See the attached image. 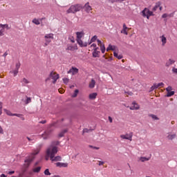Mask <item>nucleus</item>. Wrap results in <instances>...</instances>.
I'll return each instance as SVG.
<instances>
[{"instance_id": "12", "label": "nucleus", "mask_w": 177, "mask_h": 177, "mask_svg": "<svg viewBox=\"0 0 177 177\" xmlns=\"http://www.w3.org/2000/svg\"><path fill=\"white\" fill-rule=\"evenodd\" d=\"M83 8L85 9L86 13H89L92 10V7L89 5V2H87Z\"/></svg>"}, {"instance_id": "40", "label": "nucleus", "mask_w": 177, "mask_h": 177, "mask_svg": "<svg viewBox=\"0 0 177 177\" xmlns=\"http://www.w3.org/2000/svg\"><path fill=\"white\" fill-rule=\"evenodd\" d=\"M44 174L46 175V176H50V172H49V169H46L44 171Z\"/></svg>"}, {"instance_id": "1", "label": "nucleus", "mask_w": 177, "mask_h": 177, "mask_svg": "<svg viewBox=\"0 0 177 177\" xmlns=\"http://www.w3.org/2000/svg\"><path fill=\"white\" fill-rule=\"evenodd\" d=\"M57 147L50 146L46 150L47 157H50V161H62V156H56L57 154Z\"/></svg>"}, {"instance_id": "27", "label": "nucleus", "mask_w": 177, "mask_h": 177, "mask_svg": "<svg viewBox=\"0 0 177 177\" xmlns=\"http://www.w3.org/2000/svg\"><path fill=\"white\" fill-rule=\"evenodd\" d=\"M0 27L1 28H6V30H10V27H9V25H8V24H0Z\"/></svg>"}, {"instance_id": "50", "label": "nucleus", "mask_w": 177, "mask_h": 177, "mask_svg": "<svg viewBox=\"0 0 177 177\" xmlns=\"http://www.w3.org/2000/svg\"><path fill=\"white\" fill-rule=\"evenodd\" d=\"M153 86V88H155V89H157L158 88H159L158 84H154Z\"/></svg>"}, {"instance_id": "41", "label": "nucleus", "mask_w": 177, "mask_h": 177, "mask_svg": "<svg viewBox=\"0 0 177 177\" xmlns=\"http://www.w3.org/2000/svg\"><path fill=\"white\" fill-rule=\"evenodd\" d=\"M22 82H23L24 84H30V82H29L28 80H27L26 78H24V79L22 80Z\"/></svg>"}, {"instance_id": "48", "label": "nucleus", "mask_w": 177, "mask_h": 177, "mask_svg": "<svg viewBox=\"0 0 177 177\" xmlns=\"http://www.w3.org/2000/svg\"><path fill=\"white\" fill-rule=\"evenodd\" d=\"M2 114V102H0V115Z\"/></svg>"}, {"instance_id": "58", "label": "nucleus", "mask_w": 177, "mask_h": 177, "mask_svg": "<svg viewBox=\"0 0 177 177\" xmlns=\"http://www.w3.org/2000/svg\"><path fill=\"white\" fill-rule=\"evenodd\" d=\"M150 16L152 15H143L144 17H147V19L149 20V19H150Z\"/></svg>"}, {"instance_id": "4", "label": "nucleus", "mask_w": 177, "mask_h": 177, "mask_svg": "<svg viewBox=\"0 0 177 177\" xmlns=\"http://www.w3.org/2000/svg\"><path fill=\"white\" fill-rule=\"evenodd\" d=\"M82 8H84V6L81 4L72 5L69 9L66 10V13H77V12H80Z\"/></svg>"}, {"instance_id": "61", "label": "nucleus", "mask_w": 177, "mask_h": 177, "mask_svg": "<svg viewBox=\"0 0 177 177\" xmlns=\"http://www.w3.org/2000/svg\"><path fill=\"white\" fill-rule=\"evenodd\" d=\"M40 124H46V120H41Z\"/></svg>"}, {"instance_id": "30", "label": "nucleus", "mask_w": 177, "mask_h": 177, "mask_svg": "<svg viewBox=\"0 0 177 177\" xmlns=\"http://www.w3.org/2000/svg\"><path fill=\"white\" fill-rule=\"evenodd\" d=\"M128 29V27H127V25L125 24H123V32L125 34V35H128V32H127V30Z\"/></svg>"}, {"instance_id": "19", "label": "nucleus", "mask_w": 177, "mask_h": 177, "mask_svg": "<svg viewBox=\"0 0 177 177\" xmlns=\"http://www.w3.org/2000/svg\"><path fill=\"white\" fill-rule=\"evenodd\" d=\"M95 84H96V82L95 81V80L92 79L88 86L89 88H91V89H93V88H95Z\"/></svg>"}, {"instance_id": "45", "label": "nucleus", "mask_w": 177, "mask_h": 177, "mask_svg": "<svg viewBox=\"0 0 177 177\" xmlns=\"http://www.w3.org/2000/svg\"><path fill=\"white\" fill-rule=\"evenodd\" d=\"M162 19H166V17H168V14L165 13L162 15Z\"/></svg>"}, {"instance_id": "13", "label": "nucleus", "mask_w": 177, "mask_h": 177, "mask_svg": "<svg viewBox=\"0 0 177 177\" xmlns=\"http://www.w3.org/2000/svg\"><path fill=\"white\" fill-rule=\"evenodd\" d=\"M99 48H94V51L93 52V57H99V55H100V51H97Z\"/></svg>"}, {"instance_id": "34", "label": "nucleus", "mask_w": 177, "mask_h": 177, "mask_svg": "<svg viewBox=\"0 0 177 177\" xmlns=\"http://www.w3.org/2000/svg\"><path fill=\"white\" fill-rule=\"evenodd\" d=\"M79 92L80 91L78 89L75 90L73 95H72V97H77Z\"/></svg>"}, {"instance_id": "5", "label": "nucleus", "mask_w": 177, "mask_h": 177, "mask_svg": "<svg viewBox=\"0 0 177 177\" xmlns=\"http://www.w3.org/2000/svg\"><path fill=\"white\" fill-rule=\"evenodd\" d=\"M53 80V84H56V81H57V80H59V74L52 71L50 73V77L47 78L46 80V82L49 81V80Z\"/></svg>"}, {"instance_id": "9", "label": "nucleus", "mask_w": 177, "mask_h": 177, "mask_svg": "<svg viewBox=\"0 0 177 177\" xmlns=\"http://www.w3.org/2000/svg\"><path fill=\"white\" fill-rule=\"evenodd\" d=\"M142 16H153V11H150L147 8H145L142 10Z\"/></svg>"}, {"instance_id": "20", "label": "nucleus", "mask_w": 177, "mask_h": 177, "mask_svg": "<svg viewBox=\"0 0 177 177\" xmlns=\"http://www.w3.org/2000/svg\"><path fill=\"white\" fill-rule=\"evenodd\" d=\"M174 63H175V60L169 59L166 63V66L167 67H169V66H171V64H174Z\"/></svg>"}, {"instance_id": "21", "label": "nucleus", "mask_w": 177, "mask_h": 177, "mask_svg": "<svg viewBox=\"0 0 177 177\" xmlns=\"http://www.w3.org/2000/svg\"><path fill=\"white\" fill-rule=\"evenodd\" d=\"M44 38H46V39H53V34H47L45 35Z\"/></svg>"}, {"instance_id": "63", "label": "nucleus", "mask_w": 177, "mask_h": 177, "mask_svg": "<svg viewBox=\"0 0 177 177\" xmlns=\"http://www.w3.org/2000/svg\"><path fill=\"white\" fill-rule=\"evenodd\" d=\"M7 55H8V52L4 53L3 55V57H6Z\"/></svg>"}, {"instance_id": "3", "label": "nucleus", "mask_w": 177, "mask_h": 177, "mask_svg": "<svg viewBox=\"0 0 177 177\" xmlns=\"http://www.w3.org/2000/svg\"><path fill=\"white\" fill-rule=\"evenodd\" d=\"M54 128H56V122H54L50 124L47 130L41 135V137L43 138V139H48V138L50 136V134L52 133V132H53V131L55 130Z\"/></svg>"}, {"instance_id": "62", "label": "nucleus", "mask_w": 177, "mask_h": 177, "mask_svg": "<svg viewBox=\"0 0 177 177\" xmlns=\"http://www.w3.org/2000/svg\"><path fill=\"white\" fill-rule=\"evenodd\" d=\"M91 46H93V48H95V49H96V44H93L92 45H91Z\"/></svg>"}, {"instance_id": "11", "label": "nucleus", "mask_w": 177, "mask_h": 177, "mask_svg": "<svg viewBox=\"0 0 177 177\" xmlns=\"http://www.w3.org/2000/svg\"><path fill=\"white\" fill-rule=\"evenodd\" d=\"M140 106L136 102H133L132 106L130 107V110H139Z\"/></svg>"}, {"instance_id": "51", "label": "nucleus", "mask_w": 177, "mask_h": 177, "mask_svg": "<svg viewBox=\"0 0 177 177\" xmlns=\"http://www.w3.org/2000/svg\"><path fill=\"white\" fill-rule=\"evenodd\" d=\"M172 71H173V73H175L176 74H177V68H174L172 69Z\"/></svg>"}, {"instance_id": "8", "label": "nucleus", "mask_w": 177, "mask_h": 177, "mask_svg": "<svg viewBox=\"0 0 177 177\" xmlns=\"http://www.w3.org/2000/svg\"><path fill=\"white\" fill-rule=\"evenodd\" d=\"M78 68L73 66L68 71V74H72V75H75V74H78Z\"/></svg>"}, {"instance_id": "56", "label": "nucleus", "mask_w": 177, "mask_h": 177, "mask_svg": "<svg viewBox=\"0 0 177 177\" xmlns=\"http://www.w3.org/2000/svg\"><path fill=\"white\" fill-rule=\"evenodd\" d=\"M15 174V171H11L8 172V175H13Z\"/></svg>"}, {"instance_id": "6", "label": "nucleus", "mask_w": 177, "mask_h": 177, "mask_svg": "<svg viewBox=\"0 0 177 177\" xmlns=\"http://www.w3.org/2000/svg\"><path fill=\"white\" fill-rule=\"evenodd\" d=\"M132 136H133V133L131 132L129 133H127L126 135H121L120 138L122 139H126L127 140H130V142H131Z\"/></svg>"}, {"instance_id": "16", "label": "nucleus", "mask_w": 177, "mask_h": 177, "mask_svg": "<svg viewBox=\"0 0 177 177\" xmlns=\"http://www.w3.org/2000/svg\"><path fill=\"white\" fill-rule=\"evenodd\" d=\"M160 39L162 41V46H165V44H167V37H165L164 35H162L160 37Z\"/></svg>"}, {"instance_id": "18", "label": "nucleus", "mask_w": 177, "mask_h": 177, "mask_svg": "<svg viewBox=\"0 0 177 177\" xmlns=\"http://www.w3.org/2000/svg\"><path fill=\"white\" fill-rule=\"evenodd\" d=\"M150 158H151V156H149V158L141 156L140 157L139 160L141 162H145V161H149Z\"/></svg>"}, {"instance_id": "10", "label": "nucleus", "mask_w": 177, "mask_h": 177, "mask_svg": "<svg viewBox=\"0 0 177 177\" xmlns=\"http://www.w3.org/2000/svg\"><path fill=\"white\" fill-rule=\"evenodd\" d=\"M55 165L56 167H59V168H67L68 167V163L67 162L63 163V162H58L55 164Z\"/></svg>"}, {"instance_id": "42", "label": "nucleus", "mask_w": 177, "mask_h": 177, "mask_svg": "<svg viewBox=\"0 0 177 177\" xmlns=\"http://www.w3.org/2000/svg\"><path fill=\"white\" fill-rule=\"evenodd\" d=\"M68 39H70L71 42H72V44H74V42H75V40L74 39V37H69Z\"/></svg>"}, {"instance_id": "35", "label": "nucleus", "mask_w": 177, "mask_h": 177, "mask_svg": "<svg viewBox=\"0 0 177 177\" xmlns=\"http://www.w3.org/2000/svg\"><path fill=\"white\" fill-rule=\"evenodd\" d=\"M40 171H41V167H37L33 169V172H35L37 174H38V172H39Z\"/></svg>"}, {"instance_id": "24", "label": "nucleus", "mask_w": 177, "mask_h": 177, "mask_svg": "<svg viewBox=\"0 0 177 177\" xmlns=\"http://www.w3.org/2000/svg\"><path fill=\"white\" fill-rule=\"evenodd\" d=\"M32 23L36 24V26H39V24H41V22H39V19H37L36 18L32 19Z\"/></svg>"}, {"instance_id": "39", "label": "nucleus", "mask_w": 177, "mask_h": 177, "mask_svg": "<svg viewBox=\"0 0 177 177\" xmlns=\"http://www.w3.org/2000/svg\"><path fill=\"white\" fill-rule=\"evenodd\" d=\"M149 117H151V118H153V120H158V118L156 115L151 114V115H149Z\"/></svg>"}, {"instance_id": "44", "label": "nucleus", "mask_w": 177, "mask_h": 177, "mask_svg": "<svg viewBox=\"0 0 177 177\" xmlns=\"http://www.w3.org/2000/svg\"><path fill=\"white\" fill-rule=\"evenodd\" d=\"M63 81H64V82L65 84H68L69 80H68V78H64V79H63Z\"/></svg>"}, {"instance_id": "60", "label": "nucleus", "mask_w": 177, "mask_h": 177, "mask_svg": "<svg viewBox=\"0 0 177 177\" xmlns=\"http://www.w3.org/2000/svg\"><path fill=\"white\" fill-rule=\"evenodd\" d=\"M97 44H100V45H103V44H102V41L97 39Z\"/></svg>"}, {"instance_id": "14", "label": "nucleus", "mask_w": 177, "mask_h": 177, "mask_svg": "<svg viewBox=\"0 0 177 177\" xmlns=\"http://www.w3.org/2000/svg\"><path fill=\"white\" fill-rule=\"evenodd\" d=\"M97 96V93H93L89 94L88 95V99H90V100H95V99H96Z\"/></svg>"}, {"instance_id": "57", "label": "nucleus", "mask_w": 177, "mask_h": 177, "mask_svg": "<svg viewBox=\"0 0 177 177\" xmlns=\"http://www.w3.org/2000/svg\"><path fill=\"white\" fill-rule=\"evenodd\" d=\"M109 122H113V118L111 116H109Z\"/></svg>"}, {"instance_id": "53", "label": "nucleus", "mask_w": 177, "mask_h": 177, "mask_svg": "<svg viewBox=\"0 0 177 177\" xmlns=\"http://www.w3.org/2000/svg\"><path fill=\"white\" fill-rule=\"evenodd\" d=\"M3 35V30H0V37Z\"/></svg>"}, {"instance_id": "37", "label": "nucleus", "mask_w": 177, "mask_h": 177, "mask_svg": "<svg viewBox=\"0 0 177 177\" xmlns=\"http://www.w3.org/2000/svg\"><path fill=\"white\" fill-rule=\"evenodd\" d=\"M10 73H12L14 75V77H16V75L19 74V71L17 69H15L13 71H10Z\"/></svg>"}, {"instance_id": "43", "label": "nucleus", "mask_w": 177, "mask_h": 177, "mask_svg": "<svg viewBox=\"0 0 177 177\" xmlns=\"http://www.w3.org/2000/svg\"><path fill=\"white\" fill-rule=\"evenodd\" d=\"M167 92H170L172 91V86H169L167 88H166Z\"/></svg>"}, {"instance_id": "26", "label": "nucleus", "mask_w": 177, "mask_h": 177, "mask_svg": "<svg viewBox=\"0 0 177 177\" xmlns=\"http://www.w3.org/2000/svg\"><path fill=\"white\" fill-rule=\"evenodd\" d=\"M96 39H97V36L94 35L91 39L90 40V41L88 43V45H91V44H92V42H95V41H96Z\"/></svg>"}, {"instance_id": "28", "label": "nucleus", "mask_w": 177, "mask_h": 177, "mask_svg": "<svg viewBox=\"0 0 177 177\" xmlns=\"http://www.w3.org/2000/svg\"><path fill=\"white\" fill-rule=\"evenodd\" d=\"M67 131H68L67 129L63 130L62 131H61V132L59 133V138H63V136H64V133H67Z\"/></svg>"}, {"instance_id": "31", "label": "nucleus", "mask_w": 177, "mask_h": 177, "mask_svg": "<svg viewBox=\"0 0 177 177\" xmlns=\"http://www.w3.org/2000/svg\"><path fill=\"white\" fill-rule=\"evenodd\" d=\"M13 115L15 117H18L19 118H21V120L24 121V117H23V115L19 113H13Z\"/></svg>"}, {"instance_id": "54", "label": "nucleus", "mask_w": 177, "mask_h": 177, "mask_svg": "<svg viewBox=\"0 0 177 177\" xmlns=\"http://www.w3.org/2000/svg\"><path fill=\"white\" fill-rule=\"evenodd\" d=\"M46 42H47L48 44H50L51 42L50 39H46Z\"/></svg>"}, {"instance_id": "17", "label": "nucleus", "mask_w": 177, "mask_h": 177, "mask_svg": "<svg viewBox=\"0 0 177 177\" xmlns=\"http://www.w3.org/2000/svg\"><path fill=\"white\" fill-rule=\"evenodd\" d=\"M160 6H161V1H158L155 6L153 8L152 10L153 12H156V10H157V9H158V8H160Z\"/></svg>"}, {"instance_id": "59", "label": "nucleus", "mask_w": 177, "mask_h": 177, "mask_svg": "<svg viewBox=\"0 0 177 177\" xmlns=\"http://www.w3.org/2000/svg\"><path fill=\"white\" fill-rule=\"evenodd\" d=\"M168 17H174V13L168 14Z\"/></svg>"}, {"instance_id": "32", "label": "nucleus", "mask_w": 177, "mask_h": 177, "mask_svg": "<svg viewBox=\"0 0 177 177\" xmlns=\"http://www.w3.org/2000/svg\"><path fill=\"white\" fill-rule=\"evenodd\" d=\"M4 111H5L6 114L7 115H10V117L14 116V115H13V113H12V112H10V111H9V110H8V109H4Z\"/></svg>"}, {"instance_id": "64", "label": "nucleus", "mask_w": 177, "mask_h": 177, "mask_svg": "<svg viewBox=\"0 0 177 177\" xmlns=\"http://www.w3.org/2000/svg\"><path fill=\"white\" fill-rule=\"evenodd\" d=\"M1 177H6V175H5L4 174H2L1 175Z\"/></svg>"}, {"instance_id": "36", "label": "nucleus", "mask_w": 177, "mask_h": 177, "mask_svg": "<svg viewBox=\"0 0 177 177\" xmlns=\"http://www.w3.org/2000/svg\"><path fill=\"white\" fill-rule=\"evenodd\" d=\"M21 66V64H20V62H17L15 64V70H18V71H19V69L20 68Z\"/></svg>"}, {"instance_id": "46", "label": "nucleus", "mask_w": 177, "mask_h": 177, "mask_svg": "<svg viewBox=\"0 0 177 177\" xmlns=\"http://www.w3.org/2000/svg\"><path fill=\"white\" fill-rule=\"evenodd\" d=\"M59 141L53 142V145H51V146H53V145L57 146V145H59Z\"/></svg>"}, {"instance_id": "33", "label": "nucleus", "mask_w": 177, "mask_h": 177, "mask_svg": "<svg viewBox=\"0 0 177 177\" xmlns=\"http://www.w3.org/2000/svg\"><path fill=\"white\" fill-rule=\"evenodd\" d=\"M28 103H31V97L26 96V100H25V104H28Z\"/></svg>"}, {"instance_id": "7", "label": "nucleus", "mask_w": 177, "mask_h": 177, "mask_svg": "<svg viewBox=\"0 0 177 177\" xmlns=\"http://www.w3.org/2000/svg\"><path fill=\"white\" fill-rule=\"evenodd\" d=\"M66 50H71L72 52H74V50H78V46H77V44H74V45L68 44Z\"/></svg>"}, {"instance_id": "22", "label": "nucleus", "mask_w": 177, "mask_h": 177, "mask_svg": "<svg viewBox=\"0 0 177 177\" xmlns=\"http://www.w3.org/2000/svg\"><path fill=\"white\" fill-rule=\"evenodd\" d=\"M175 138H176V134H169L167 136V139H169V140H172L173 139H175Z\"/></svg>"}, {"instance_id": "15", "label": "nucleus", "mask_w": 177, "mask_h": 177, "mask_svg": "<svg viewBox=\"0 0 177 177\" xmlns=\"http://www.w3.org/2000/svg\"><path fill=\"white\" fill-rule=\"evenodd\" d=\"M33 160H34V158H30L25 160V167H30V165L31 164V162H32Z\"/></svg>"}, {"instance_id": "23", "label": "nucleus", "mask_w": 177, "mask_h": 177, "mask_svg": "<svg viewBox=\"0 0 177 177\" xmlns=\"http://www.w3.org/2000/svg\"><path fill=\"white\" fill-rule=\"evenodd\" d=\"M175 95V91H167V93L166 95L167 97H171V96H174Z\"/></svg>"}, {"instance_id": "47", "label": "nucleus", "mask_w": 177, "mask_h": 177, "mask_svg": "<svg viewBox=\"0 0 177 177\" xmlns=\"http://www.w3.org/2000/svg\"><path fill=\"white\" fill-rule=\"evenodd\" d=\"M89 147H91V149H95V150H99V147H93L92 145H89Z\"/></svg>"}, {"instance_id": "52", "label": "nucleus", "mask_w": 177, "mask_h": 177, "mask_svg": "<svg viewBox=\"0 0 177 177\" xmlns=\"http://www.w3.org/2000/svg\"><path fill=\"white\" fill-rule=\"evenodd\" d=\"M0 133L3 134V129L0 126Z\"/></svg>"}, {"instance_id": "25", "label": "nucleus", "mask_w": 177, "mask_h": 177, "mask_svg": "<svg viewBox=\"0 0 177 177\" xmlns=\"http://www.w3.org/2000/svg\"><path fill=\"white\" fill-rule=\"evenodd\" d=\"M113 56L115 57H117V59H118L119 60H121V59H122V55H118V53H117L116 52L113 53Z\"/></svg>"}, {"instance_id": "29", "label": "nucleus", "mask_w": 177, "mask_h": 177, "mask_svg": "<svg viewBox=\"0 0 177 177\" xmlns=\"http://www.w3.org/2000/svg\"><path fill=\"white\" fill-rule=\"evenodd\" d=\"M100 48L102 53H104L106 52V47L104 46V44H101Z\"/></svg>"}, {"instance_id": "38", "label": "nucleus", "mask_w": 177, "mask_h": 177, "mask_svg": "<svg viewBox=\"0 0 177 177\" xmlns=\"http://www.w3.org/2000/svg\"><path fill=\"white\" fill-rule=\"evenodd\" d=\"M109 50H114V48H113V46H111V44H109L106 48V52H109Z\"/></svg>"}, {"instance_id": "49", "label": "nucleus", "mask_w": 177, "mask_h": 177, "mask_svg": "<svg viewBox=\"0 0 177 177\" xmlns=\"http://www.w3.org/2000/svg\"><path fill=\"white\" fill-rule=\"evenodd\" d=\"M158 86L160 88V86H164V83L160 82L158 84Z\"/></svg>"}, {"instance_id": "55", "label": "nucleus", "mask_w": 177, "mask_h": 177, "mask_svg": "<svg viewBox=\"0 0 177 177\" xmlns=\"http://www.w3.org/2000/svg\"><path fill=\"white\" fill-rule=\"evenodd\" d=\"M104 164V162H103V161H99V164H98V165H103Z\"/></svg>"}, {"instance_id": "2", "label": "nucleus", "mask_w": 177, "mask_h": 177, "mask_svg": "<svg viewBox=\"0 0 177 177\" xmlns=\"http://www.w3.org/2000/svg\"><path fill=\"white\" fill-rule=\"evenodd\" d=\"M76 41L80 48H86L88 46V42L82 41V38L85 35L84 31L76 32Z\"/></svg>"}]
</instances>
